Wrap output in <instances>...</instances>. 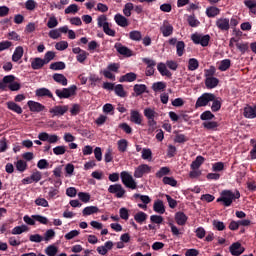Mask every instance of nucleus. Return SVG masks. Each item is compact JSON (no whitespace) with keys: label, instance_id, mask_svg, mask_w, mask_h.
<instances>
[{"label":"nucleus","instance_id":"1","mask_svg":"<svg viewBox=\"0 0 256 256\" xmlns=\"http://www.w3.org/2000/svg\"><path fill=\"white\" fill-rule=\"evenodd\" d=\"M240 198H241V192H239V190H235V193H233L232 190H223L220 193V197L217 198L216 202L222 203L224 207H231L235 199H240Z\"/></svg>","mask_w":256,"mask_h":256},{"label":"nucleus","instance_id":"57","mask_svg":"<svg viewBox=\"0 0 256 256\" xmlns=\"http://www.w3.org/2000/svg\"><path fill=\"white\" fill-rule=\"evenodd\" d=\"M37 7V2L35 0H27L25 2V8L27 11H35V8Z\"/></svg>","mask_w":256,"mask_h":256},{"label":"nucleus","instance_id":"55","mask_svg":"<svg viewBox=\"0 0 256 256\" xmlns=\"http://www.w3.org/2000/svg\"><path fill=\"white\" fill-rule=\"evenodd\" d=\"M114 91H115V94H116L118 97H125V89L123 88V85H122V84H117V85L114 87Z\"/></svg>","mask_w":256,"mask_h":256},{"label":"nucleus","instance_id":"11","mask_svg":"<svg viewBox=\"0 0 256 256\" xmlns=\"http://www.w3.org/2000/svg\"><path fill=\"white\" fill-rule=\"evenodd\" d=\"M27 105L32 113H41V111H45V105L39 102L30 100L27 102Z\"/></svg>","mask_w":256,"mask_h":256},{"label":"nucleus","instance_id":"26","mask_svg":"<svg viewBox=\"0 0 256 256\" xmlns=\"http://www.w3.org/2000/svg\"><path fill=\"white\" fill-rule=\"evenodd\" d=\"M189 217H187L183 212H176L175 214V221L177 225L183 226L187 223V220Z\"/></svg>","mask_w":256,"mask_h":256},{"label":"nucleus","instance_id":"60","mask_svg":"<svg viewBox=\"0 0 256 256\" xmlns=\"http://www.w3.org/2000/svg\"><path fill=\"white\" fill-rule=\"evenodd\" d=\"M57 246L55 245H50L46 248L45 252H46V255L48 256H56L57 255Z\"/></svg>","mask_w":256,"mask_h":256},{"label":"nucleus","instance_id":"37","mask_svg":"<svg viewBox=\"0 0 256 256\" xmlns=\"http://www.w3.org/2000/svg\"><path fill=\"white\" fill-rule=\"evenodd\" d=\"M29 227L27 225L16 226L12 229V235H21V233H27Z\"/></svg>","mask_w":256,"mask_h":256},{"label":"nucleus","instance_id":"31","mask_svg":"<svg viewBox=\"0 0 256 256\" xmlns=\"http://www.w3.org/2000/svg\"><path fill=\"white\" fill-rule=\"evenodd\" d=\"M24 50L21 46L15 48L14 53L12 55V61L17 63L23 57Z\"/></svg>","mask_w":256,"mask_h":256},{"label":"nucleus","instance_id":"36","mask_svg":"<svg viewBox=\"0 0 256 256\" xmlns=\"http://www.w3.org/2000/svg\"><path fill=\"white\" fill-rule=\"evenodd\" d=\"M204 129L208 131H217V127H219V123L215 121H206L202 123Z\"/></svg>","mask_w":256,"mask_h":256},{"label":"nucleus","instance_id":"62","mask_svg":"<svg viewBox=\"0 0 256 256\" xmlns=\"http://www.w3.org/2000/svg\"><path fill=\"white\" fill-rule=\"evenodd\" d=\"M174 141L175 143H187V141H189V137L185 136V134H177Z\"/></svg>","mask_w":256,"mask_h":256},{"label":"nucleus","instance_id":"58","mask_svg":"<svg viewBox=\"0 0 256 256\" xmlns=\"http://www.w3.org/2000/svg\"><path fill=\"white\" fill-rule=\"evenodd\" d=\"M120 219H123L124 221L129 220V210L125 207L120 208L119 210Z\"/></svg>","mask_w":256,"mask_h":256},{"label":"nucleus","instance_id":"35","mask_svg":"<svg viewBox=\"0 0 256 256\" xmlns=\"http://www.w3.org/2000/svg\"><path fill=\"white\" fill-rule=\"evenodd\" d=\"M219 13H221V10L215 6H211L206 9V15L209 18L217 17Z\"/></svg>","mask_w":256,"mask_h":256},{"label":"nucleus","instance_id":"42","mask_svg":"<svg viewBox=\"0 0 256 256\" xmlns=\"http://www.w3.org/2000/svg\"><path fill=\"white\" fill-rule=\"evenodd\" d=\"M129 39H131V41H141L143 39V35L140 31L133 30L129 33Z\"/></svg>","mask_w":256,"mask_h":256},{"label":"nucleus","instance_id":"30","mask_svg":"<svg viewBox=\"0 0 256 256\" xmlns=\"http://www.w3.org/2000/svg\"><path fill=\"white\" fill-rule=\"evenodd\" d=\"M153 209L155 213H159L163 215L165 213V205L163 204V200H157L154 202Z\"/></svg>","mask_w":256,"mask_h":256},{"label":"nucleus","instance_id":"64","mask_svg":"<svg viewBox=\"0 0 256 256\" xmlns=\"http://www.w3.org/2000/svg\"><path fill=\"white\" fill-rule=\"evenodd\" d=\"M144 115L146 116L147 119H155V115H157V112L151 108H146L144 110Z\"/></svg>","mask_w":256,"mask_h":256},{"label":"nucleus","instance_id":"4","mask_svg":"<svg viewBox=\"0 0 256 256\" xmlns=\"http://www.w3.org/2000/svg\"><path fill=\"white\" fill-rule=\"evenodd\" d=\"M215 101V94L213 93H203L200 97H198L195 103V109H199V107H207L209 103Z\"/></svg>","mask_w":256,"mask_h":256},{"label":"nucleus","instance_id":"13","mask_svg":"<svg viewBox=\"0 0 256 256\" xmlns=\"http://www.w3.org/2000/svg\"><path fill=\"white\" fill-rule=\"evenodd\" d=\"M114 47L120 55H123L124 57H133V51L123 44L116 43Z\"/></svg>","mask_w":256,"mask_h":256},{"label":"nucleus","instance_id":"5","mask_svg":"<svg viewBox=\"0 0 256 256\" xmlns=\"http://www.w3.org/2000/svg\"><path fill=\"white\" fill-rule=\"evenodd\" d=\"M121 181L125 187L128 189H137V182H135V179H133V176L129 174L127 171H122L120 173Z\"/></svg>","mask_w":256,"mask_h":256},{"label":"nucleus","instance_id":"40","mask_svg":"<svg viewBox=\"0 0 256 256\" xmlns=\"http://www.w3.org/2000/svg\"><path fill=\"white\" fill-rule=\"evenodd\" d=\"M171 173V169L167 166L161 167L159 171L156 172L157 179H161L165 177V175H169Z\"/></svg>","mask_w":256,"mask_h":256},{"label":"nucleus","instance_id":"53","mask_svg":"<svg viewBox=\"0 0 256 256\" xmlns=\"http://www.w3.org/2000/svg\"><path fill=\"white\" fill-rule=\"evenodd\" d=\"M32 219H34V221H38L41 225H47L49 223V219L41 215H32Z\"/></svg>","mask_w":256,"mask_h":256},{"label":"nucleus","instance_id":"39","mask_svg":"<svg viewBox=\"0 0 256 256\" xmlns=\"http://www.w3.org/2000/svg\"><path fill=\"white\" fill-rule=\"evenodd\" d=\"M221 98H217L215 96L214 100H212V106L211 109L213 111V113H217V111H221Z\"/></svg>","mask_w":256,"mask_h":256},{"label":"nucleus","instance_id":"12","mask_svg":"<svg viewBox=\"0 0 256 256\" xmlns=\"http://www.w3.org/2000/svg\"><path fill=\"white\" fill-rule=\"evenodd\" d=\"M229 251H230L231 255L239 256V255H243V253H245V248L241 245V243L235 242L229 247Z\"/></svg>","mask_w":256,"mask_h":256},{"label":"nucleus","instance_id":"34","mask_svg":"<svg viewBox=\"0 0 256 256\" xmlns=\"http://www.w3.org/2000/svg\"><path fill=\"white\" fill-rule=\"evenodd\" d=\"M134 220L136 223H139V225H143L145 221H147V213L140 211L134 215Z\"/></svg>","mask_w":256,"mask_h":256},{"label":"nucleus","instance_id":"47","mask_svg":"<svg viewBox=\"0 0 256 256\" xmlns=\"http://www.w3.org/2000/svg\"><path fill=\"white\" fill-rule=\"evenodd\" d=\"M201 121H211L215 119V114H212L211 111L206 110L200 115Z\"/></svg>","mask_w":256,"mask_h":256},{"label":"nucleus","instance_id":"33","mask_svg":"<svg viewBox=\"0 0 256 256\" xmlns=\"http://www.w3.org/2000/svg\"><path fill=\"white\" fill-rule=\"evenodd\" d=\"M134 93H136V97L143 95V93H147V85L145 84H136L133 88Z\"/></svg>","mask_w":256,"mask_h":256},{"label":"nucleus","instance_id":"17","mask_svg":"<svg viewBox=\"0 0 256 256\" xmlns=\"http://www.w3.org/2000/svg\"><path fill=\"white\" fill-rule=\"evenodd\" d=\"M160 32L163 37H171L173 35V25L169 24L168 21H164V24L160 27Z\"/></svg>","mask_w":256,"mask_h":256},{"label":"nucleus","instance_id":"38","mask_svg":"<svg viewBox=\"0 0 256 256\" xmlns=\"http://www.w3.org/2000/svg\"><path fill=\"white\" fill-rule=\"evenodd\" d=\"M197 69H199V60L196 58H190L188 61V70L197 71Z\"/></svg>","mask_w":256,"mask_h":256},{"label":"nucleus","instance_id":"27","mask_svg":"<svg viewBox=\"0 0 256 256\" xmlns=\"http://www.w3.org/2000/svg\"><path fill=\"white\" fill-rule=\"evenodd\" d=\"M165 89H167L166 82L159 81L152 84V90L154 93H160L161 91H165Z\"/></svg>","mask_w":256,"mask_h":256},{"label":"nucleus","instance_id":"2","mask_svg":"<svg viewBox=\"0 0 256 256\" xmlns=\"http://www.w3.org/2000/svg\"><path fill=\"white\" fill-rule=\"evenodd\" d=\"M15 75L4 76L0 81V91H7V87L10 91H19L21 89V83L15 81Z\"/></svg>","mask_w":256,"mask_h":256},{"label":"nucleus","instance_id":"21","mask_svg":"<svg viewBox=\"0 0 256 256\" xmlns=\"http://www.w3.org/2000/svg\"><path fill=\"white\" fill-rule=\"evenodd\" d=\"M244 117L246 119H255L256 118V105L255 106H246L244 108Z\"/></svg>","mask_w":256,"mask_h":256},{"label":"nucleus","instance_id":"25","mask_svg":"<svg viewBox=\"0 0 256 256\" xmlns=\"http://www.w3.org/2000/svg\"><path fill=\"white\" fill-rule=\"evenodd\" d=\"M137 79V74L133 72H129L123 76L120 77V83H133Z\"/></svg>","mask_w":256,"mask_h":256},{"label":"nucleus","instance_id":"32","mask_svg":"<svg viewBox=\"0 0 256 256\" xmlns=\"http://www.w3.org/2000/svg\"><path fill=\"white\" fill-rule=\"evenodd\" d=\"M94 213H99V207H97V206H87L82 211V215L84 217H87L89 215H94Z\"/></svg>","mask_w":256,"mask_h":256},{"label":"nucleus","instance_id":"43","mask_svg":"<svg viewBox=\"0 0 256 256\" xmlns=\"http://www.w3.org/2000/svg\"><path fill=\"white\" fill-rule=\"evenodd\" d=\"M66 65L65 62H53L52 64H50V69H52V71H63V69H65Z\"/></svg>","mask_w":256,"mask_h":256},{"label":"nucleus","instance_id":"23","mask_svg":"<svg viewBox=\"0 0 256 256\" xmlns=\"http://www.w3.org/2000/svg\"><path fill=\"white\" fill-rule=\"evenodd\" d=\"M7 105V109H9V111H13V113H17V115H21V113H23V108H21L19 106V104L13 102V101H8L6 103Z\"/></svg>","mask_w":256,"mask_h":256},{"label":"nucleus","instance_id":"52","mask_svg":"<svg viewBox=\"0 0 256 256\" xmlns=\"http://www.w3.org/2000/svg\"><path fill=\"white\" fill-rule=\"evenodd\" d=\"M53 59H55V52L48 51L45 53L43 61L47 65V64L51 63V61H53Z\"/></svg>","mask_w":256,"mask_h":256},{"label":"nucleus","instance_id":"3","mask_svg":"<svg viewBox=\"0 0 256 256\" xmlns=\"http://www.w3.org/2000/svg\"><path fill=\"white\" fill-rule=\"evenodd\" d=\"M77 94V86L72 85L68 88H62V89H56L55 90V95L59 99H69L70 97H74V95Z\"/></svg>","mask_w":256,"mask_h":256},{"label":"nucleus","instance_id":"56","mask_svg":"<svg viewBox=\"0 0 256 256\" xmlns=\"http://www.w3.org/2000/svg\"><path fill=\"white\" fill-rule=\"evenodd\" d=\"M187 21L190 27H199V25H201V22H199V20H197L193 15L188 16Z\"/></svg>","mask_w":256,"mask_h":256},{"label":"nucleus","instance_id":"22","mask_svg":"<svg viewBox=\"0 0 256 256\" xmlns=\"http://www.w3.org/2000/svg\"><path fill=\"white\" fill-rule=\"evenodd\" d=\"M36 97H48L49 99H55L53 93L47 88H39L35 91Z\"/></svg>","mask_w":256,"mask_h":256},{"label":"nucleus","instance_id":"24","mask_svg":"<svg viewBox=\"0 0 256 256\" xmlns=\"http://www.w3.org/2000/svg\"><path fill=\"white\" fill-rule=\"evenodd\" d=\"M52 79H54L56 83H59V85H62L63 87H67L68 80H67V77H65V75L55 73L53 74Z\"/></svg>","mask_w":256,"mask_h":256},{"label":"nucleus","instance_id":"59","mask_svg":"<svg viewBox=\"0 0 256 256\" xmlns=\"http://www.w3.org/2000/svg\"><path fill=\"white\" fill-rule=\"evenodd\" d=\"M98 21V27H102V29H104L105 25H108L109 22H107V16L106 15H100L97 18Z\"/></svg>","mask_w":256,"mask_h":256},{"label":"nucleus","instance_id":"7","mask_svg":"<svg viewBox=\"0 0 256 256\" xmlns=\"http://www.w3.org/2000/svg\"><path fill=\"white\" fill-rule=\"evenodd\" d=\"M108 193L114 195L117 199H123L127 191L123 188L121 184H112L108 187Z\"/></svg>","mask_w":256,"mask_h":256},{"label":"nucleus","instance_id":"20","mask_svg":"<svg viewBox=\"0 0 256 256\" xmlns=\"http://www.w3.org/2000/svg\"><path fill=\"white\" fill-rule=\"evenodd\" d=\"M157 70L159 71L160 75H162V77L171 78L173 76V73L167 69V66L163 62L158 63Z\"/></svg>","mask_w":256,"mask_h":256},{"label":"nucleus","instance_id":"48","mask_svg":"<svg viewBox=\"0 0 256 256\" xmlns=\"http://www.w3.org/2000/svg\"><path fill=\"white\" fill-rule=\"evenodd\" d=\"M162 182L164 183V185H170V187H177V180H175V178L173 177L165 176L163 177Z\"/></svg>","mask_w":256,"mask_h":256},{"label":"nucleus","instance_id":"63","mask_svg":"<svg viewBox=\"0 0 256 256\" xmlns=\"http://www.w3.org/2000/svg\"><path fill=\"white\" fill-rule=\"evenodd\" d=\"M66 152L67 149L65 146H56L55 148H53L54 155H65Z\"/></svg>","mask_w":256,"mask_h":256},{"label":"nucleus","instance_id":"9","mask_svg":"<svg viewBox=\"0 0 256 256\" xmlns=\"http://www.w3.org/2000/svg\"><path fill=\"white\" fill-rule=\"evenodd\" d=\"M69 111L68 105H57L53 108H50L49 113H51L52 117H62L65 113Z\"/></svg>","mask_w":256,"mask_h":256},{"label":"nucleus","instance_id":"45","mask_svg":"<svg viewBox=\"0 0 256 256\" xmlns=\"http://www.w3.org/2000/svg\"><path fill=\"white\" fill-rule=\"evenodd\" d=\"M133 9H135V6L133 5V3L131 2L126 3L123 8V14L125 15V17H131V11Z\"/></svg>","mask_w":256,"mask_h":256},{"label":"nucleus","instance_id":"41","mask_svg":"<svg viewBox=\"0 0 256 256\" xmlns=\"http://www.w3.org/2000/svg\"><path fill=\"white\" fill-rule=\"evenodd\" d=\"M79 12V6L77 4H71L69 5L65 10L64 13L65 15H75V13Z\"/></svg>","mask_w":256,"mask_h":256},{"label":"nucleus","instance_id":"18","mask_svg":"<svg viewBox=\"0 0 256 256\" xmlns=\"http://www.w3.org/2000/svg\"><path fill=\"white\" fill-rule=\"evenodd\" d=\"M114 21L119 27H129V20L122 14H116L114 16Z\"/></svg>","mask_w":256,"mask_h":256},{"label":"nucleus","instance_id":"54","mask_svg":"<svg viewBox=\"0 0 256 256\" xmlns=\"http://www.w3.org/2000/svg\"><path fill=\"white\" fill-rule=\"evenodd\" d=\"M78 198L82 203H89V201H91V195L87 192L78 193Z\"/></svg>","mask_w":256,"mask_h":256},{"label":"nucleus","instance_id":"46","mask_svg":"<svg viewBox=\"0 0 256 256\" xmlns=\"http://www.w3.org/2000/svg\"><path fill=\"white\" fill-rule=\"evenodd\" d=\"M16 169L20 173H25V171H27V162H25V160H18L16 162Z\"/></svg>","mask_w":256,"mask_h":256},{"label":"nucleus","instance_id":"28","mask_svg":"<svg viewBox=\"0 0 256 256\" xmlns=\"http://www.w3.org/2000/svg\"><path fill=\"white\" fill-rule=\"evenodd\" d=\"M203 163H205V157L197 156L196 159L191 163L190 169L198 170Z\"/></svg>","mask_w":256,"mask_h":256},{"label":"nucleus","instance_id":"10","mask_svg":"<svg viewBox=\"0 0 256 256\" xmlns=\"http://www.w3.org/2000/svg\"><path fill=\"white\" fill-rule=\"evenodd\" d=\"M38 139H40V141H47L48 143L53 144L59 141V136H57V134L49 135L47 132H42L38 134Z\"/></svg>","mask_w":256,"mask_h":256},{"label":"nucleus","instance_id":"29","mask_svg":"<svg viewBox=\"0 0 256 256\" xmlns=\"http://www.w3.org/2000/svg\"><path fill=\"white\" fill-rule=\"evenodd\" d=\"M207 89H215L219 85V80L216 77H208L205 79Z\"/></svg>","mask_w":256,"mask_h":256},{"label":"nucleus","instance_id":"16","mask_svg":"<svg viewBox=\"0 0 256 256\" xmlns=\"http://www.w3.org/2000/svg\"><path fill=\"white\" fill-rule=\"evenodd\" d=\"M216 27L220 29V31H229L230 22L229 18H219L216 20Z\"/></svg>","mask_w":256,"mask_h":256},{"label":"nucleus","instance_id":"61","mask_svg":"<svg viewBox=\"0 0 256 256\" xmlns=\"http://www.w3.org/2000/svg\"><path fill=\"white\" fill-rule=\"evenodd\" d=\"M88 55L89 53L84 50L82 53L76 56V61H78V63H85V61H87Z\"/></svg>","mask_w":256,"mask_h":256},{"label":"nucleus","instance_id":"19","mask_svg":"<svg viewBox=\"0 0 256 256\" xmlns=\"http://www.w3.org/2000/svg\"><path fill=\"white\" fill-rule=\"evenodd\" d=\"M45 60H43V58L40 57H36L33 59V61L31 62V68L34 71H37L39 69H43V67H45Z\"/></svg>","mask_w":256,"mask_h":256},{"label":"nucleus","instance_id":"49","mask_svg":"<svg viewBox=\"0 0 256 256\" xmlns=\"http://www.w3.org/2000/svg\"><path fill=\"white\" fill-rule=\"evenodd\" d=\"M231 67V60L224 59L220 62L219 71H227Z\"/></svg>","mask_w":256,"mask_h":256},{"label":"nucleus","instance_id":"14","mask_svg":"<svg viewBox=\"0 0 256 256\" xmlns=\"http://www.w3.org/2000/svg\"><path fill=\"white\" fill-rule=\"evenodd\" d=\"M144 63L147 65L146 67V76L151 77L155 74V65H157V62L155 60H151L149 58H144Z\"/></svg>","mask_w":256,"mask_h":256},{"label":"nucleus","instance_id":"6","mask_svg":"<svg viewBox=\"0 0 256 256\" xmlns=\"http://www.w3.org/2000/svg\"><path fill=\"white\" fill-rule=\"evenodd\" d=\"M191 40L195 45H201V47H208L209 41H211V36L209 34L202 35V34H192Z\"/></svg>","mask_w":256,"mask_h":256},{"label":"nucleus","instance_id":"50","mask_svg":"<svg viewBox=\"0 0 256 256\" xmlns=\"http://www.w3.org/2000/svg\"><path fill=\"white\" fill-rule=\"evenodd\" d=\"M176 49L178 57H183V54L185 53V42L178 41L176 44Z\"/></svg>","mask_w":256,"mask_h":256},{"label":"nucleus","instance_id":"15","mask_svg":"<svg viewBox=\"0 0 256 256\" xmlns=\"http://www.w3.org/2000/svg\"><path fill=\"white\" fill-rule=\"evenodd\" d=\"M130 121L135 125H142L143 123V115L139 113L138 110H131L130 111Z\"/></svg>","mask_w":256,"mask_h":256},{"label":"nucleus","instance_id":"8","mask_svg":"<svg viewBox=\"0 0 256 256\" xmlns=\"http://www.w3.org/2000/svg\"><path fill=\"white\" fill-rule=\"evenodd\" d=\"M151 166L148 164H140L135 168L134 177L135 179H141L144 175H149L151 173Z\"/></svg>","mask_w":256,"mask_h":256},{"label":"nucleus","instance_id":"44","mask_svg":"<svg viewBox=\"0 0 256 256\" xmlns=\"http://www.w3.org/2000/svg\"><path fill=\"white\" fill-rule=\"evenodd\" d=\"M142 159L144 161H151L153 159V152L149 148L142 149Z\"/></svg>","mask_w":256,"mask_h":256},{"label":"nucleus","instance_id":"51","mask_svg":"<svg viewBox=\"0 0 256 256\" xmlns=\"http://www.w3.org/2000/svg\"><path fill=\"white\" fill-rule=\"evenodd\" d=\"M129 145V142H127V140L125 139H121L118 141V151H120V153H125V151H127V147Z\"/></svg>","mask_w":256,"mask_h":256}]
</instances>
